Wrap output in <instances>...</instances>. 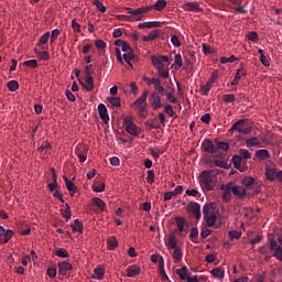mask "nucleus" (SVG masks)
Returning a JSON list of instances; mask_svg holds the SVG:
<instances>
[{"label":"nucleus","instance_id":"obj_1","mask_svg":"<svg viewBox=\"0 0 282 282\" xmlns=\"http://www.w3.org/2000/svg\"><path fill=\"white\" fill-rule=\"evenodd\" d=\"M198 180H199L200 188H203V191L210 192L215 189V186H217V176L213 174V171H208V170L203 171Z\"/></svg>","mask_w":282,"mask_h":282},{"label":"nucleus","instance_id":"obj_2","mask_svg":"<svg viewBox=\"0 0 282 282\" xmlns=\"http://www.w3.org/2000/svg\"><path fill=\"white\" fill-rule=\"evenodd\" d=\"M229 131H238V133H243L245 135H248V133H251L252 127H250V123H248L246 119H240L231 126Z\"/></svg>","mask_w":282,"mask_h":282},{"label":"nucleus","instance_id":"obj_3","mask_svg":"<svg viewBox=\"0 0 282 282\" xmlns=\"http://www.w3.org/2000/svg\"><path fill=\"white\" fill-rule=\"evenodd\" d=\"M124 10L128 11L129 17H132L135 21H142V14H147V12H151V8L140 7L138 9H132L126 7Z\"/></svg>","mask_w":282,"mask_h":282},{"label":"nucleus","instance_id":"obj_4","mask_svg":"<svg viewBox=\"0 0 282 282\" xmlns=\"http://www.w3.org/2000/svg\"><path fill=\"white\" fill-rule=\"evenodd\" d=\"M149 102L153 111H158V109H162L164 105L162 104V96L158 94V91H153L149 98Z\"/></svg>","mask_w":282,"mask_h":282},{"label":"nucleus","instance_id":"obj_5","mask_svg":"<svg viewBox=\"0 0 282 282\" xmlns=\"http://www.w3.org/2000/svg\"><path fill=\"white\" fill-rule=\"evenodd\" d=\"M234 166L243 173V171H248V166L246 165V161L239 155L235 154L231 159Z\"/></svg>","mask_w":282,"mask_h":282},{"label":"nucleus","instance_id":"obj_6","mask_svg":"<svg viewBox=\"0 0 282 282\" xmlns=\"http://www.w3.org/2000/svg\"><path fill=\"white\" fill-rule=\"evenodd\" d=\"M229 186L235 197H238L239 199H246L247 192L243 186L234 185L232 183H229Z\"/></svg>","mask_w":282,"mask_h":282},{"label":"nucleus","instance_id":"obj_7","mask_svg":"<svg viewBox=\"0 0 282 282\" xmlns=\"http://www.w3.org/2000/svg\"><path fill=\"white\" fill-rule=\"evenodd\" d=\"M202 149L206 153H210L212 155H215V153H217V147H215V143H213V140H210V139H205L202 142Z\"/></svg>","mask_w":282,"mask_h":282},{"label":"nucleus","instance_id":"obj_8","mask_svg":"<svg viewBox=\"0 0 282 282\" xmlns=\"http://www.w3.org/2000/svg\"><path fill=\"white\" fill-rule=\"evenodd\" d=\"M12 237H14V231L11 229L6 230L3 226H0V241H2V243H8Z\"/></svg>","mask_w":282,"mask_h":282},{"label":"nucleus","instance_id":"obj_9","mask_svg":"<svg viewBox=\"0 0 282 282\" xmlns=\"http://www.w3.org/2000/svg\"><path fill=\"white\" fill-rule=\"evenodd\" d=\"M175 221L177 225V229L175 230L176 235L184 237V235H186V220L182 217H176Z\"/></svg>","mask_w":282,"mask_h":282},{"label":"nucleus","instance_id":"obj_10","mask_svg":"<svg viewBox=\"0 0 282 282\" xmlns=\"http://www.w3.org/2000/svg\"><path fill=\"white\" fill-rule=\"evenodd\" d=\"M152 85L154 86L156 94H161V96L169 94V90L162 86V80H160V78L152 77Z\"/></svg>","mask_w":282,"mask_h":282},{"label":"nucleus","instance_id":"obj_11","mask_svg":"<svg viewBox=\"0 0 282 282\" xmlns=\"http://www.w3.org/2000/svg\"><path fill=\"white\" fill-rule=\"evenodd\" d=\"M126 272H128L126 274L128 278H137L142 273V268L137 265H129L126 269Z\"/></svg>","mask_w":282,"mask_h":282},{"label":"nucleus","instance_id":"obj_12","mask_svg":"<svg viewBox=\"0 0 282 282\" xmlns=\"http://www.w3.org/2000/svg\"><path fill=\"white\" fill-rule=\"evenodd\" d=\"M57 273L64 276L67 275V272L72 270V264L67 261H63L57 263Z\"/></svg>","mask_w":282,"mask_h":282},{"label":"nucleus","instance_id":"obj_13","mask_svg":"<svg viewBox=\"0 0 282 282\" xmlns=\"http://www.w3.org/2000/svg\"><path fill=\"white\" fill-rule=\"evenodd\" d=\"M223 192V199L224 202H226L228 204V202H230V199H232V191L230 189V183L226 184V185H221L220 187Z\"/></svg>","mask_w":282,"mask_h":282},{"label":"nucleus","instance_id":"obj_14","mask_svg":"<svg viewBox=\"0 0 282 282\" xmlns=\"http://www.w3.org/2000/svg\"><path fill=\"white\" fill-rule=\"evenodd\" d=\"M183 8L187 12H204V9L199 7V2H186Z\"/></svg>","mask_w":282,"mask_h":282},{"label":"nucleus","instance_id":"obj_15","mask_svg":"<svg viewBox=\"0 0 282 282\" xmlns=\"http://www.w3.org/2000/svg\"><path fill=\"white\" fill-rule=\"evenodd\" d=\"M188 209L194 214L196 219H202V209L198 203L191 202L188 204Z\"/></svg>","mask_w":282,"mask_h":282},{"label":"nucleus","instance_id":"obj_16","mask_svg":"<svg viewBox=\"0 0 282 282\" xmlns=\"http://www.w3.org/2000/svg\"><path fill=\"white\" fill-rule=\"evenodd\" d=\"M98 113L102 122H109V113L107 112V106H105V104L98 105Z\"/></svg>","mask_w":282,"mask_h":282},{"label":"nucleus","instance_id":"obj_17","mask_svg":"<svg viewBox=\"0 0 282 282\" xmlns=\"http://www.w3.org/2000/svg\"><path fill=\"white\" fill-rule=\"evenodd\" d=\"M149 97V90H145L137 100L132 104V107H144L147 105V98Z\"/></svg>","mask_w":282,"mask_h":282},{"label":"nucleus","instance_id":"obj_18","mask_svg":"<svg viewBox=\"0 0 282 282\" xmlns=\"http://www.w3.org/2000/svg\"><path fill=\"white\" fill-rule=\"evenodd\" d=\"M126 131L130 135H134V138H138V135H140V128H138V124H135V123H129L126 127Z\"/></svg>","mask_w":282,"mask_h":282},{"label":"nucleus","instance_id":"obj_19","mask_svg":"<svg viewBox=\"0 0 282 282\" xmlns=\"http://www.w3.org/2000/svg\"><path fill=\"white\" fill-rule=\"evenodd\" d=\"M144 8H150V11L156 10L158 12H161V10L166 8V0H158L153 6H145Z\"/></svg>","mask_w":282,"mask_h":282},{"label":"nucleus","instance_id":"obj_20","mask_svg":"<svg viewBox=\"0 0 282 282\" xmlns=\"http://www.w3.org/2000/svg\"><path fill=\"white\" fill-rule=\"evenodd\" d=\"M80 85L86 88V91H94V76H88L85 79V83L79 80Z\"/></svg>","mask_w":282,"mask_h":282},{"label":"nucleus","instance_id":"obj_21","mask_svg":"<svg viewBox=\"0 0 282 282\" xmlns=\"http://www.w3.org/2000/svg\"><path fill=\"white\" fill-rule=\"evenodd\" d=\"M265 177L269 180V182L276 181V169L265 166Z\"/></svg>","mask_w":282,"mask_h":282},{"label":"nucleus","instance_id":"obj_22","mask_svg":"<svg viewBox=\"0 0 282 282\" xmlns=\"http://www.w3.org/2000/svg\"><path fill=\"white\" fill-rule=\"evenodd\" d=\"M64 182L70 195H75L76 191H78V187H76V185L72 181H69V178H67V176H64Z\"/></svg>","mask_w":282,"mask_h":282},{"label":"nucleus","instance_id":"obj_23","mask_svg":"<svg viewBox=\"0 0 282 282\" xmlns=\"http://www.w3.org/2000/svg\"><path fill=\"white\" fill-rule=\"evenodd\" d=\"M150 261H152L153 264L159 263V268H164V258H162L161 254L153 253L152 257H150Z\"/></svg>","mask_w":282,"mask_h":282},{"label":"nucleus","instance_id":"obj_24","mask_svg":"<svg viewBox=\"0 0 282 282\" xmlns=\"http://www.w3.org/2000/svg\"><path fill=\"white\" fill-rule=\"evenodd\" d=\"M270 152L265 149H262V150H257L256 151V158H258V160H270Z\"/></svg>","mask_w":282,"mask_h":282},{"label":"nucleus","instance_id":"obj_25","mask_svg":"<svg viewBox=\"0 0 282 282\" xmlns=\"http://www.w3.org/2000/svg\"><path fill=\"white\" fill-rule=\"evenodd\" d=\"M47 41H50V32L44 33L40 37V40L37 42L39 47H42V50H47V47L44 46V45H46Z\"/></svg>","mask_w":282,"mask_h":282},{"label":"nucleus","instance_id":"obj_26","mask_svg":"<svg viewBox=\"0 0 282 282\" xmlns=\"http://www.w3.org/2000/svg\"><path fill=\"white\" fill-rule=\"evenodd\" d=\"M214 142L216 144V151L218 150L228 151V149H230V145L228 144V142L219 141L217 139H215Z\"/></svg>","mask_w":282,"mask_h":282},{"label":"nucleus","instance_id":"obj_27","mask_svg":"<svg viewBox=\"0 0 282 282\" xmlns=\"http://www.w3.org/2000/svg\"><path fill=\"white\" fill-rule=\"evenodd\" d=\"M144 124L149 131H151L152 129H160V124H158L156 118L145 121Z\"/></svg>","mask_w":282,"mask_h":282},{"label":"nucleus","instance_id":"obj_28","mask_svg":"<svg viewBox=\"0 0 282 282\" xmlns=\"http://www.w3.org/2000/svg\"><path fill=\"white\" fill-rule=\"evenodd\" d=\"M122 58L130 65V67H133V64H131V61H133V58H135V54H133V50L126 52L122 55Z\"/></svg>","mask_w":282,"mask_h":282},{"label":"nucleus","instance_id":"obj_29","mask_svg":"<svg viewBox=\"0 0 282 282\" xmlns=\"http://www.w3.org/2000/svg\"><path fill=\"white\" fill-rule=\"evenodd\" d=\"M259 144H261V141H259V138L257 137H252L246 140V145L248 149H252V147H259Z\"/></svg>","mask_w":282,"mask_h":282},{"label":"nucleus","instance_id":"obj_30","mask_svg":"<svg viewBox=\"0 0 282 282\" xmlns=\"http://www.w3.org/2000/svg\"><path fill=\"white\" fill-rule=\"evenodd\" d=\"M212 275L217 278V279H224L225 278V270L224 268H215L212 270Z\"/></svg>","mask_w":282,"mask_h":282},{"label":"nucleus","instance_id":"obj_31","mask_svg":"<svg viewBox=\"0 0 282 282\" xmlns=\"http://www.w3.org/2000/svg\"><path fill=\"white\" fill-rule=\"evenodd\" d=\"M176 275H178L180 279H182V281H185V279L189 278L187 267H182L181 269H176Z\"/></svg>","mask_w":282,"mask_h":282},{"label":"nucleus","instance_id":"obj_32","mask_svg":"<svg viewBox=\"0 0 282 282\" xmlns=\"http://www.w3.org/2000/svg\"><path fill=\"white\" fill-rule=\"evenodd\" d=\"M151 61H152V65L153 67H155V69H162L164 67V63L161 62L160 57L153 55L151 57Z\"/></svg>","mask_w":282,"mask_h":282},{"label":"nucleus","instance_id":"obj_33","mask_svg":"<svg viewBox=\"0 0 282 282\" xmlns=\"http://www.w3.org/2000/svg\"><path fill=\"white\" fill-rule=\"evenodd\" d=\"M245 162L246 160H251L252 159V153L248 151L247 149H240L239 154H238Z\"/></svg>","mask_w":282,"mask_h":282},{"label":"nucleus","instance_id":"obj_34","mask_svg":"<svg viewBox=\"0 0 282 282\" xmlns=\"http://www.w3.org/2000/svg\"><path fill=\"white\" fill-rule=\"evenodd\" d=\"M164 113H167V116L170 118H177V113L175 112V110H173V106L167 104L165 107H164Z\"/></svg>","mask_w":282,"mask_h":282},{"label":"nucleus","instance_id":"obj_35","mask_svg":"<svg viewBox=\"0 0 282 282\" xmlns=\"http://www.w3.org/2000/svg\"><path fill=\"white\" fill-rule=\"evenodd\" d=\"M94 273H95V275H93V279H96L99 281L102 280L105 276L104 268H95Z\"/></svg>","mask_w":282,"mask_h":282},{"label":"nucleus","instance_id":"obj_36","mask_svg":"<svg viewBox=\"0 0 282 282\" xmlns=\"http://www.w3.org/2000/svg\"><path fill=\"white\" fill-rule=\"evenodd\" d=\"M167 246L169 248H177V237L175 235H170L167 237Z\"/></svg>","mask_w":282,"mask_h":282},{"label":"nucleus","instance_id":"obj_37","mask_svg":"<svg viewBox=\"0 0 282 282\" xmlns=\"http://www.w3.org/2000/svg\"><path fill=\"white\" fill-rule=\"evenodd\" d=\"M83 228L84 226L80 220L75 219L74 224L72 225L73 232H83Z\"/></svg>","mask_w":282,"mask_h":282},{"label":"nucleus","instance_id":"obj_38","mask_svg":"<svg viewBox=\"0 0 282 282\" xmlns=\"http://www.w3.org/2000/svg\"><path fill=\"white\" fill-rule=\"evenodd\" d=\"M174 63L176 65V67H174V69H182L184 62L182 61V55L181 54H175L174 56Z\"/></svg>","mask_w":282,"mask_h":282},{"label":"nucleus","instance_id":"obj_39","mask_svg":"<svg viewBox=\"0 0 282 282\" xmlns=\"http://www.w3.org/2000/svg\"><path fill=\"white\" fill-rule=\"evenodd\" d=\"M204 219L206 220V225L209 227L215 226V221H217V215L215 214H210L207 217H204Z\"/></svg>","mask_w":282,"mask_h":282},{"label":"nucleus","instance_id":"obj_40","mask_svg":"<svg viewBox=\"0 0 282 282\" xmlns=\"http://www.w3.org/2000/svg\"><path fill=\"white\" fill-rule=\"evenodd\" d=\"M107 100L108 102H110L112 107H117V108L121 107L120 97H108Z\"/></svg>","mask_w":282,"mask_h":282},{"label":"nucleus","instance_id":"obj_41","mask_svg":"<svg viewBox=\"0 0 282 282\" xmlns=\"http://www.w3.org/2000/svg\"><path fill=\"white\" fill-rule=\"evenodd\" d=\"M197 237H199V230L196 227H193L189 232V238L194 243H197Z\"/></svg>","mask_w":282,"mask_h":282},{"label":"nucleus","instance_id":"obj_42","mask_svg":"<svg viewBox=\"0 0 282 282\" xmlns=\"http://www.w3.org/2000/svg\"><path fill=\"white\" fill-rule=\"evenodd\" d=\"M24 67H30L31 69H36L39 67V62L36 59H29L23 63Z\"/></svg>","mask_w":282,"mask_h":282},{"label":"nucleus","instance_id":"obj_43","mask_svg":"<svg viewBox=\"0 0 282 282\" xmlns=\"http://www.w3.org/2000/svg\"><path fill=\"white\" fill-rule=\"evenodd\" d=\"M248 76V70L245 69L243 67L237 69L235 77H238V80H241V78H246Z\"/></svg>","mask_w":282,"mask_h":282},{"label":"nucleus","instance_id":"obj_44","mask_svg":"<svg viewBox=\"0 0 282 282\" xmlns=\"http://www.w3.org/2000/svg\"><path fill=\"white\" fill-rule=\"evenodd\" d=\"M63 217L66 219V221H69V219H72V208L69 207V204H65Z\"/></svg>","mask_w":282,"mask_h":282},{"label":"nucleus","instance_id":"obj_45","mask_svg":"<svg viewBox=\"0 0 282 282\" xmlns=\"http://www.w3.org/2000/svg\"><path fill=\"white\" fill-rule=\"evenodd\" d=\"M93 204H94V206H97V208H99V210H105V203L102 199L95 197V198H93Z\"/></svg>","mask_w":282,"mask_h":282},{"label":"nucleus","instance_id":"obj_46","mask_svg":"<svg viewBox=\"0 0 282 282\" xmlns=\"http://www.w3.org/2000/svg\"><path fill=\"white\" fill-rule=\"evenodd\" d=\"M210 89H213V86L207 82L205 85L200 86V93L203 96H208Z\"/></svg>","mask_w":282,"mask_h":282},{"label":"nucleus","instance_id":"obj_47","mask_svg":"<svg viewBox=\"0 0 282 282\" xmlns=\"http://www.w3.org/2000/svg\"><path fill=\"white\" fill-rule=\"evenodd\" d=\"M54 256H56L57 258L67 259L68 252L65 249H57L56 251H54Z\"/></svg>","mask_w":282,"mask_h":282},{"label":"nucleus","instance_id":"obj_48","mask_svg":"<svg viewBox=\"0 0 282 282\" xmlns=\"http://www.w3.org/2000/svg\"><path fill=\"white\" fill-rule=\"evenodd\" d=\"M218 78H219V70H215L214 73H212V75H210L209 79L207 80V83L209 85H212V87H213V85H215V83H216V80Z\"/></svg>","mask_w":282,"mask_h":282},{"label":"nucleus","instance_id":"obj_49","mask_svg":"<svg viewBox=\"0 0 282 282\" xmlns=\"http://www.w3.org/2000/svg\"><path fill=\"white\" fill-rule=\"evenodd\" d=\"M7 87H8L9 91H17V89H19V82H17V80H10V82L7 84Z\"/></svg>","mask_w":282,"mask_h":282},{"label":"nucleus","instance_id":"obj_50","mask_svg":"<svg viewBox=\"0 0 282 282\" xmlns=\"http://www.w3.org/2000/svg\"><path fill=\"white\" fill-rule=\"evenodd\" d=\"M108 248H118V238L111 236L108 238Z\"/></svg>","mask_w":282,"mask_h":282},{"label":"nucleus","instance_id":"obj_51","mask_svg":"<svg viewBox=\"0 0 282 282\" xmlns=\"http://www.w3.org/2000/svg\"><path fill=\"white\" fill-rule=\"evenodd\" d=\"M87 154V150L85 149V145L78 144L75 148V155H85Z\"/></svg>","mask_w":282,"mask_h":282},{"label":"nucleus","instance_id":"obj_52","mask_svg":"<svg viewBox=\"0 0 282 282\" xmlns=\"http://www.w3.org/2000/svg\"><path fill=\"white\" fill-rule=\"evenodd\" d=\"M147 182L148 184H153L155 182V172L153 170L148 171Z\"/></svg>","mask_w":282,"mask_h":282},{"label":"nucleus","instance_id":"obj_53","mask_svg":"<svg viewBox=\"0 0 282 282\" xmlns=\"http://www.w3.org/2000/svg\"><path fill=\"white\" fill-rule=\"evenodd\" d=\"M247 39L248 41H251L252 43H257L258 39H259V34H257V32L251 31L247 34Z\"/></svg>","mask_w":282,"mask_h":282},{"label":"nucleus","instance_id":"obj_54","mask_svg":"<svg viewBox=\"0 0 282 282\" xmlns=\"http://www.w3.org/2000/svg\"><path fill=\"white\" fill-rule=\"evenodd\" d=\"M224 102H235L237 100V97L235 94H228L223 96Z\"/></svg>","mask_w":282,"mask_h":282},{"label":"nucleus","instance_id":"obj_55","mask_svg":"<svg viewBox=\"0 0 282 282\" xmlns=\"http://www.w3.org/2000/svg\"><path fill=\"white\" fill-rule=\"evenodd\" d=\"M212 210H213V204H206V205H204V207H203L204 217H208L209 215H212V214H210Z\"/></svg>","mask_w":282,"mask_h":282},{"label":"nucleus","instance_id":"obj_56","mask_svg":"<svg viewBox=\"0 0 282 282\" xmlns=\"http://www.w3.org/2000/svg\"><path fill=\"white\" fill-rule=\"evenodd\" d=\"M215 166H218L219 169H228V162L221 161V160H214Z\"/></svg>","mask_w":282,"mask_h":282},{"label":"nucleus","instance_id":"obj_57","mask_svg":"<svg viewBox=\"0 0 282 282\" xmlns=\"http://www.w3.org/2000/svg\"><path fill=\"white\" fill-rule=\"evenodd\" d=\"M93 191L95 193H102L105 191V183L93 184Z\"/></svg>","mask_w":282,"mask_h":282},{"label":"nucleus","instance_id":"obj_58","mask_svg":"<svg viewBox=\"0 0 282 282\" xmlns=\"http://www.w3.org/2000/svg\"><path fill=\"white\" fill-rule=\"evenodd\" d=\"M173 259L176 260V262H180L182 260V249H174Z\"/></svg>","mask_w":282,"mask_h":282},{"label":"nucleus","instance_id":"obj_59","mask_svg":"<svg viewBox=\"0 0 282 282\" xmlns=\"http://www.w3.org/2000/svg\"><path fill=\"white\" fill-rule=\"evenodd\" d=\"M273 251V257L278 259L279 261L282 262V249L281 248H275V249H270Z\"/></svg>","mask_w":282,"mask_h":282},{"label":"nucleus","instance_id":"obj_60","mask_svg":"<svg viewBox=\"0 0 282 282\" xmlns=\"http://www.w3.org/2000/svg\"><path fill=\"white\" fill-rule=\"evenodd\" d=\"M242 184L243 186H247V188H249V186H252L254 184V177H245L242 180Z\"/></svg>","mask_w":282,"mask_h":282},{"label":"nucleus","instance_id":"obj_61","mask_svg":"<svg viewBox=\"0 0 282 282\" xmlns=\"http://www.w3.org/2000/svg\"><path fill=\"white\" fill-rule=\"evenodd\" d=\"M35 53L37 54V56L42 59V61H50V53L44 51V52H37L35 50Z\"/></svg>","mask_w":282,"mask_h":282},{"label":"nucleus","instance_id":"obj_62","mask_svg":"<svg viewBox=\"0 0 282 282\" xmlns=\"http://www.w3.org/2000/svg\"><path fill=\"white\" fill-rule=\"evenodd\" d=\"M147 111H148L147 105H143L138 108L140 118H147Z\"/></svg>","mask_w":282,"mask_h":282},{"label":"nucleus","instance_id":"obj_63","mask_svg":"<svg viewBox=\"0 0 282 282\" xmlns=\"http://www.w3.org/2000/svg\"><path fill=\"white\" fill-rule=\"evenodd\" d=\"M95 45L97 50H105V47H107V43L102 40H96Z\"/></svg>","mask_w":282,"mask_h":282},{"label":"nucleus","instance_id":"obj_64","mask_svg":"<svg viewBox=\"0 0 282 282\" xmlns=\"http://www.w3.org/2000/svg\"><path fill=\"white\" fill-rule=\"evenodd\" d=\"M156 72H158L160 78H164V79L169 78V70L164 69V67L161 69H158Z\"/></svg>","mask_w":282,"mask_h":282}]
</instances>
